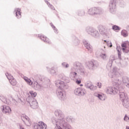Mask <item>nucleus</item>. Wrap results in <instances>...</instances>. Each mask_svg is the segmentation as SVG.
<instances>
[{
	"instance_id": "1",
	"label": "nucleus",
	"mask_w": 129,
	"mask_h": 129,
	"mask_svg": "<svg viewBox=\"0 0 129 129\" xmlns=\"http://www.w3.org/2000/svg\"><path fill=\"white\" fill-rule=\"evenodd\" d=\"M113 72H109L108 74L109 77L111 78L112 82L115 83L117 86L115 87H108L106 89V93L107 94H116L118 92L119 93V88H122L120 87L121 84V81L118 79V77H120L121 75L117 71V68L114 67L113 68Z\"/></svg>"
},
{
	"instance_id": "2",
	"label": "nucleus",
	"mask_w": 129,
	"mask_h": 129,
	"mask_svg": "<svg viewBox=\"0 0 129 129\" xmlns=\"http://www.w3.org/2000/svg\"><path fill=\"white\" fill-rule=\"evenodd\" d=\"M55 85L58 87L56 91V95L60 100L66 99V92L64 89H68V85L64 81L57 80L55 82Z\"/></svg>"
},
{
	"instance_id": "3",
	"label": "nucleus",
	"mask_w": 129,
	"mask_h": 129,
	"mask_svg": "<svg viewBox=\"0 0 129 129\" xmlns=\"http://www.w3.org/2000/svg\"><path fill=\"white\" fill-rule=\"evenodd\" d=\"M35 81L33 85L35 90H39L41 88H47L48 87V79L40 75H36L34 77Z\"/></svg>"
},
{
	"instance_id": "4",
	"label": "nucleus",
	"mask_w": 129,
	"mask_h": 129,
	"mask_svg": "<svg viewBox=\"0 0 129 129\" xmlns=\"http://www.w3.org/2000/svg\"><path fill=\"white\" fill-rule=\"evenodd\" d=\"M119 95L122 104L125 108H127L129 106V99L127 98L126 94L124 93V89L122 88H119Z\"/></svg>"
},
{
	"instance_id": "5",
	"label": "nucleus",
	"mask_w": 129,
	"mask_h": 129,
	"mask_svg": "<svg viewBox=\"0 0 129 129\" xmlns=\"http://www.w3.org/2000/svg\"><path fill=\"white\" fill-rule=\"evenodd\" d=\"M55 122H53L54 124L56 125H60L58 129H72L71 125L68 122L64 121V119H58V120H54Z\"/></svg>"
},
{
	"instance_id": "6",
	"label": "nucleus",
	"mask_w": 129,
	"mask_h": 129,
	"mask_svg": "<svg viewBox=\"0 0 129 129\" xmlns=\"http://www.w3.org/2000/svg\"><path fill=\"white\" fill-rule=\"evenodd\" d=\"M88 14L93 17L100 16L103 14V9L100 7L91 8L88 10Z\"/></svg>"
},
{
	"instance_id": "7",
	"label": "nucleus",
	"mask_w": 129,
	"mask_h": 129,
	"mask_svg": "<svg viewBox=\"0 0 129 129\" xmlns=\"http://www.w3.org/2000/svg\"><path fill=\"white\" fill-rule=\"evenodd\" d=\"M86 32L94 38H99V33L98 31L93 27H87L86 28Z\"/></svg>"
},
{
	"instance_id": "8",
	"label": "nucleus",
	"mask_w": 129,
	"mask_h": 129,
	"mask_svg": "<svg viewBox=\"0 0 129 129\" xmlns=\"http://www.w3.org/2000/svg\"><path fill=\"white\" fill-rule=\"evenodd\" d=\"M27 102L30 104L31 108L33 109H36V108H38V102L35 100L33 97H28L26 99Z\"/></svg>"
},
{
	"instance_id": "9",
	"label": "nucleus",
	"mask_w": 129,
	"mask_h": 129,
	"mask_svg": "<svg viewBox=\"0 0 129 129\" xmlns=\"http://www.w3.org/2000/svg\"><path fill=\"white\" fill-rule=\"evenodd\" d=\"M120 3V0H110L109 3V10L110 13L114 14L116 11V4Z\"/></svg>"
},
{
	"instance_id": "10",
	"label": "nucleus",
	"mask_w": 129,
	"mask_h": 129,
	"mask_svg": "<svg viewBox=\"0 0 129 129\" xmlns=\"http://www.w3.org/2000/svg\"><path fill=\"white\" fill-rule=\"evenodd\" d=\"M99 65V64L98 63V61L93 59L88 61L87 63V66L90 70H94V69H96V68L98 67Z\"/></svg>"
},
{
	"instance_id": "11",
	"label": "nucleus",
	"mask_w": 129,
	"mask_h": 129,
	"mask_svg": "<svg viewBox=\"0 0 129 129\" xmlns=\"http://www.w3.org/2000/svg\"><path fill=\"white\" fill-rule=\"evenodd\" d=\"M34 129H47V124L44 122L40 121L38 123H34L33 124Z\"/></svg>"
},
{
	"instance_id": "12",
	"label": "nucleus",
	"mask_w": 129,
	"mask_h": 129,
	"mask_svg": "<svg viewBox=\"0 0 129 129\" xmlns=\"http://www.w3.org/2000/svg\"><path fill=\"white\" fill-rule=\"evenodd\" d=\"M74 93L77 96H83L86 93V91L82 88H78L75 90Z\"/></svg>"
},
{
	"instance_id": "13",
	"label": "nucleus",
	"mask_w": 129,
	"mask_h": 129,
	"mask_svg": "<svg viewBox=\"0 0 129 129\" xmlns=\"http://www.w3.org/2000/svg\"><path fill=\"white\" fill-rule=\"evenodd\" d=\"M6 76L9 80V82L11 85H12L13 86H15V85H17V81L16 80V79H15V78H14V77H13L12 75L8 73H7L6 74Z\"/></svg>"
},
{
	"instance_id": "14",
	"label": "nucleus",
	"mask_w": 129,
	"mask_h": 129,
	"mask_svg": "<svg viewBox=\"0 0 129 129\" xmlns=\"http://www.w3.org/2000/svg\"><path fill=\"white\" fill-rule=\"evenodd\" d=\"M54 114L57 117H58V118L57 119H54L52 120L53 123L55 122V120H58V119H64V114L61 110L55 111L54 112Z\"/></svg>"
},
{
	"instance_id": "15",
	"label": "nucleus",
	"mask_w": 129,
	"mask_h": 129,
	"mask_svg": "<svg viewBox=\"0 0 129 129\" xmlns=\"http://www.w3.org/2000/svg\"><path fill=\"white\" fill-rule=\"evenodd\" d=\"M83 44L84 45L85 47H86V48L87 49L89 53H92V51H93L92 46H91V45H90L89 42L87 40L84 39L83 40Z\"/></svg>"
},
{
	"instance_id": "16",
	"label": "nucleus",
	"mask_w": 129,
	"mask_h": 129,
	"mask_svg": "<svg viewBox=\"0 0 129 129\" xmlns=\"http://www.w3.org/2000/svg\"><path fill=\"white\" fill-rule=\"evenodd\" d=\"M1 109L3 113L6 114H10L12 112V109L9 106L3 105L1 106Z\"/></svg>"
},
{
	"instance_id": "17",
	"label": "nucleus",
	"mask_w": 129,
	"mask_h": 129,
	"mask_svg": "<svg viewBox=\"0 0 129 129\" xmlns=\"http://www.w3.org/2000/svg\"><path fill=\"white\" fill-rule=\"evenodd\" d=\"M10 100H12V102L14 105H18V103H22L23 104V100H22V99L19 98V97H16V98H14L13 97H11L10 98Z\"/></svg>"
},
{
	"instance_id": "18",
	"label": "nucleus",
	"mask_w": 129,
	"mask_h": 129,
	"mask_svg": "<svg viewBox=\"0 0 129 129\" xmlns=\"http://www.w3.org/2000/svg\"><path fill=\"white\" fill-rule=\"evenodd\" d=\"M38 38H39L42 41H43L44 43H47L48 44H50V41H49V38L47 37H45L44 35H38Z\"/></svg>"
},
{
	"instance_id": "19",
	"label": "nucleus",
	"mask_w": 129,
	"mask_h": 129,
	"mask_svg": "<svg viewBox=\"0 0 129 129\" xmlns=\"http://www.w3.org/2000/svg\"><path fill=\"white\" fill-rule=\"evenodd\" d=\"M15 13L16 17L17 19H21L22 18V14H21V9L17 8L15 9Z\"/></svg>"
},
{
	"instance_id": "20",
	"label": "nucleus",
	"mask_w": 129,
	"mask_h": 129,
	"mask_svg": "<svg viewBox=\"0 0 129 129\" xmlns=\"http://www.w3.org/2000/svg\"><path fill=\"white\" fill-rule=\"evenodd\" d=\"M74 69L78 70L81 67H82V64L79 61H76L73 64Z\"/></svg>"
},
{
	"instance_id": "21",
	"label": "nucleus",
	"mask_w": 129,
	"mask_h": 129,
	"mask_svg": "<svg viewBox=\"0 0 129 129\" xmlns=\"http://www.w3.org/2000/svg\"><path fill=\"white\" fill-rule=\"evenodd\" d=\"M101 53L100 54V57L102 59V60H106V58L107 55L106 54L105 51L103 50V49H100Z\"/></svg>"
},
{
	"instance_id": "22",
	"label": "nucleus",
	"mask_w": 129,
	"mask_h": 129,
	"mask_svg": "<svg viewBox=\"0 0 129 129\" xmlns=\"http://www.w3.org/2000/svg\"><path fill=\"white\" fill-rule=\"evenodd\" d=\"M94 96H96V97H98L100 100H105V98L103 97L102 95L100 94L99 92H95L94 93Z\"/></svg>"
},
{
	"instance_id": "23",
	"label": "nucleus",
	"mask_w": 129,
	"mask_h": 129,
	"mask_svg": "<svg viewBox=\"0 0 129 129\" xmlns=\"http://www.w3.org/2000/svg\"><path fill=\"white\" fill-rule=\"evenodd\" d=\"M122 82L126 86L129 88V79L127 77H123L122 78Z\"/></svg>"
},
{
	"instance_id": "24",
	"label": "nucleus",
	"mask_w": 129,
	"mask_h": 129,
	"mask_svg": "<svg viewBox=\"0 0 129 129\" xmlns=\"http://www.w3.org/2000/svg\"><path fill=\"white\" fill-rule=\"evenodd\" d=\"M78 72L80 75H85V74L86 73V70H85V69H84L83 67H82L80 69H78Z\"/></svg>"
},
{
	"instance_id": "25",
	"label": "nucleus",
	"mask_w": 129,
	"mask_h": 129,
	"mask_svg": "<svg viewBox=\"0 0 129 129\" xmlns=\"http://www.w3.org/2000/svg\"><path fill=\"white\" fill-rule=\"evenodd\" d=\"M99 31L100 32L101 35H104L106 34V29H105V28L102 26L100 27Z\"/></svg>"
},
{
	"instance_id": "26",
	"label": "nucleus",
	"mask_w": 129,
	"mask_h": 129,
	"mask_svg": "<svg viewBox=\"0 0 129 129\" xmlns=\"http://www.w3.org/2000/svg\"><path fill=\"white\" fill-rule=\"evenodd\" d=\"M71 75H72L73 78L74 79H76V78H78V76L77 75V73L75 72H73V68L71 69Z\"/></svg>"
},
{
	"instance_id": "27",
	"label": "nucleus",
	"mask_w": 129,
	"mask_h": 129,
	"mask_svg": "<svg viewBox=\"0 0 129 129\" xmlns=\"http://www.w3.org/2000/svg\"><path fill=\"white\" fill-rule=\"evenodd\" d=\"M58 77L60 78V79H61V80H63V81H64L65 82H67V80L68 79V77H67L64 75L62 74H59L58 76Z\"/></svg>"
},
{
	"instance_id": "28",
	"label": "nucleus",
	"mask_w": 129,
	"mask_h": 129,
	"mask_svg": "<svg viewBox=\"0 0 129 129\" xmlns=\"http://www.w3.org/2000/svg\"><path fill=\"white\" fill-rule=\"evenodd\" d=\"M73 118L71 117H67L66 119L63 118V121L69 123V122H73Z\"/></svg>"
},
{
	"instance_id": "29",
	"label": "nucleus",
	"mask_w": 129,
	"mask_h": 129,
	"mask_svg": "<svg viewBox=\"0 0 129 129\" xmlns=\"http://www.w3.org/2000/svg\"><path fill=\"white\" fill-rule=\"evenodd\" d=\"M116 50L118 52V57L119 59H120V60H121V52H120V51H121V49H120V47H117L116 48Z\"/></svg>"
},
{
	"instance_id": "30",
	"label": "nucleus",
	"mask_w": 129,
	"mask_h": 129,
	"mask_svg": "<svg viewBox=\"0 0 129 129\" xmlns=\"http://www.w3.org/2000/svg\"><path fill=\"white\" fill-rule=\"evenodd\" d=\"M61 66H62V67H63V68H65L66 69H67L68 68H69V67H70L69 64H68L66 62H62L61 63Z\"/></svg>"
},
{
	"instance_id": "31",
	"label": "nucleus",
	"mask_w": 129,
	"mask_h": 129,
	"mask_svg": "<svg viewBox=\"0 0 129 129\" xmlns=\"http://www.w3.org/2000/svg\"><path fill=\"white\" fill-rule=\"evenodd\" d=\"M29 93L31 96H29L28 97H33L34 98V97H36V96H37V93L33 91H30L29 92Z\"/></svg>"
},
{
	"instance_id": "32",
	"label": "nucleus",
	"mask_w": 129,
	"mask_h": 129,
	"mask_svg": "<svg viewBox=\"0 0 129 129\" xmlns=\"http://www.w3.org/2000/svg\"><path fill=\"white\" fill-rule=\"evenodd\" d=\"M78 15L80 16V17H82V16L85 15V11H84V10H79L78 11Z\"/></svg>"
},
{
	"instance_id": "33",
	"label": "nucleus",
	"mask_w": 129,
	"mask_h": 129,
	"mask_svg": "<svg viewBox=\"0 0 129 129\" xmlns=\"http://www.w3.org/2000/svg\"><path fill=\"white\" fill-rule=\"evenodd\" d=\"M121 34L123 37H127L128 34H127V31L125 30H123L121 32Z\"/></svg>"
},
{
	"instance_id": "34",
	"label": "nucleus",
	"mask_w": 129,
	"mask_h": 129,
	"mask_svg": "<svg viewBox=\"0 0 129 129\" xmlns=\"http://www.w3.org/2000/svg\"><path fill=\"white\" fill-rule=\"evenodd\" d=\"M113 60H114V59L109 60L106 66V67H109V68H111V66H112V63L113 62Z\"/></svg>"
},
{
	"instance_id": "35",
	"label": "nucleus",
	"mask_w": 129,
	"mask_h": 129,
	"mask_svg": "<svg viewBox=\"0 0 129 129\" xmlns=\"http://www.w3.org/2000/svg\"><path fill=\"white\" fill-rule=\"evenodd\" d=\"M73 43L75 46H78V45H79V43H80V41L77 38H75V40L73 41Z\"/></svg>"
},
{
	"instance_id": "36",
	"label": "nucleus",
	"mask_w": 129,
	"mask_h": 129,
	"mask_svg": "<svg viewBox=\"0 0 129 129\" xmlns=\"http://www.w3.org/2000/svg\"><path fill=\"white\" fill-rule=\"evenodd\" d=\"M91 83L90 82H87L85 84V86L86 88H88V89H90V87L91 86Z\"/></svg>"
},
{
	"instance_id": "37",
	"label": "nucleus",
	"mask_w": 129,
	"mask_h": 129,
	"mask_svg": "<svg viewBox=\"0 0 129 129\" xmlns=\"http://www.w3.org/2000/svg\"><path fill=\"white\" fill-rule=\"evenodd\" d=\"M112 30L114 31H119L120 30V27L117 25H113L112 27Z\"/></svg>"
},
{
	"instance_id": "38",
	"label": "nucleus",
	"mask_w": 129,
	"mask_h": 129,
	"mask_svg": "<svg viewBox=\"0 0 129 129\" xmlns=\"http://www.w3.org/2000/svg\"><path fill=\"white\" fill-rule=\"evenodd\" d=\"M122 50L123 53H128L129 52V47L126 46V47L122 48Z\"/></svg>"
},
{
	"instance_id": "39",
	"label": "nucleus",
	"mask_w": 129,
	"mask_h": 129,
	"mask_svg": "<svg viewBox=\"0 0 129 129\" xmlns=\"http://www.w3.org/2000/svg\"><path fill=\"white\" fill-rule=\"evenodd\" d=\"M45 3H46L47 5L48 6V7L51 9V10H53L55 11V8H54V6H53L52 5L50 4V3L47 1H45Z\"/></svg>"
},
{
	"instance_id": "40",
	"label": "nucleus",
	"mask_w": 129,
	"mask_h": 129,
	"mask_svg": "<svg viewBox=\"0 0 129 129\" xmlns=\"http://www.w3.org/2000/svg\"><path fill=\"white\" fill-rule=\"evenodd\" d=\"M0 100H2V101L4 103H6V102H7L6 98L3 96H0Z\"/></svg>"
},
{
	"instance_id": "41",
	"label": "nucleus",
	"mask_w": 129,
	"mask_h": 129,
	"mask_svg": "<svg viewBox=\"0 0 129 129\" xmlns=\"http://www.w3.org/2000/svg\"><path fill=\"white\" fill-rule=\"evenodd\" d=\"M74 80L75 81L76 83H77V84H80V83H81V80L79 78H77L76 79H75Z\"/></svg>"
},
{
	"instance_id": "42",
	"label": "nucleus",
	"mask_w": 129,
	"mask_h": 129,
	"mask_svg": "<svg viewBox=\"0 0 129 129\" xmlns=\"http://www.w3.org/2000/svg\"><path fill=\"white\" fill-rule=\"evenodd\" d=\"M50 74L51 75H56V71L54 69V68H52L50 70Z\"/></svg>"
},
{
	"instance_id": "43",
	"label": "nucleus",
	"mask_w": 129,
	"mask_h": 129,
	"mask_svg": "<svg viewBox=\"0 0 129 129\" xmlns=\"http://www.w3.org/2000/svg\"><path fill=\"white\" fill-rule=\"evenodd\" d=\"M104 42H106L108 47H110V48L112 47V43H111V41H107L106 40H104Z\"/></svg>"
},
{
	"instance_id": "44",
	"label": "nucleus",
	"mask_w": 129,
	"mask_h": 129,
	"mask_svg": "<svg viewBox=\"0 0 129 129\" xmlns=\"http://www.w3.org/2000/svg\"><path fill=\"white\" fill-rule=\"evenodd\" d=\"M50 25H51V26L52 27V28L53 29L55 33H58V29H57V28H56L55 26H54V25H53V23H51Z\"/></svg>"
},
{
	"instance_id": "45",
	"label": "nucleus",
	"mask_w": 129,
	"mask_h": 129,
	"mask_svg": "<svg viewBox=\"0 0 129 129\" xmlns=\"http://www.w3.org/2000/svg\"><path fill=\"white\" fill-rule=\"evenodd\" d=\"M97 86H94L92 85V84L91 85V87L90 88V90H96L97 89Z\"/></svg>"
},
{
	"instance_id": "46",
	"label": "nucleus",
	"mask_w": 129,
	"mask_h": 129,
	"mask_svg": "<svg viewBox=\"0 0 129 129\" xmlns=\"http://www.w3.org/2000/svg\"><path fill=\"white\" fill-rule=\"evenodd\" d=\"M24 123H25V124L26 125H31V121H30V119H28V120H26L25 121V122H24Z\"/></svg>"
},
{
	"instance_id": "47",
	"label": "nucleus",
	"mask_w": 129,
	"mask_h": 129,
	"mask_svg": "<svg viewBox=\"0 0 129 129\" xmlns=\"http://www.w3.org/2000/svg\"><path fill=\"white\" fill-rule=\"evenodd\" d=\"M27 115H26L25 114H22L21 115V119L22 120H23V122H25V117Z\"/></svg>"
},
{
	"instance_id": "48",
	"label": "nucleus",
	"mask_w": 129,
	"mask_h": 129,
	"mask_svg": "<svg viewBox=\"0 0 129 129\" xmlns=\"http://www.w3.org/2000/svg\"><path fill=\"white\" fill-rule=\"evenodd\" d=\"M26 82H27V84H29V85H32L33 84V82H32V80L30 79H28Z\"/></svg>"
},
{
	"instance_id": "49",
	"label": "nucleus",
	"mask_w": 129,
	"mask_h": 129,
	"mask_svg": "<svg viewBox=\"0 0 129 129\" xmlns=\"http://www.w3.org/2000/svg\"><path fill=\"white\" fill-rule=\"evenodd\" d=\"M6 104H8L9 105H10V104H12V101H11V99H7L6 102Z\"/></svg>"
},
{
	"instance_id": "50",
	"label": "nucleus",
	"mask_w": 129,
	"mask_h": 129,
	"mask_svg": "<svg viewBox=\"0 0 129 129\" xmlns=\"http://www.w3.org/2000/svg\"><path fill=\"white\" fill-rule=\"evenodd\" d=\"M123 119H124V120H125V121H128V122H129V117L127 116V115H125V116L124 117Z\"/></svg>"
},
{
	"instance_id": "51",
	"label": "nucleus",
	"mask_w": 129,
	"mask_h": 129,
	"mask_svg": "<svg viewBox=\"0 0 129 129\" xmlns=\"http://www.w3.org/2000/svg\"><path fill=\"white\" fill-rule=\"evenodd\" d=\"M122 48H125L126 47V44L125 43H122L121 44Z\"/></svg>"
},
{
	"instance_id": "52",
	"label": "nucleus",
	"mask_w": 129,
	"mask_h": 129,
	"mask_svg": "<svg viewBox=\"0 0 129 129\" xmlns=\"http://www.w3.org/2000/svg\"><path fill=\"white\" fill-rule=\"evenodd\" d=\"M97 86H99V88H101V83H97Z\"/></svg>"
},
{
	"instance_id": "53",
	"label": "nucleus",
	"mask_w": 129,
	"mask_h": 129,
	"mask_svg": "<svg viewBox=\"0 0 129 129\" xmlns=\"http://www.w3.org/2000/svg\"><path fill=\"white\" fill-rule=\"evenodd\" d=\"M28 79H29V78H28V77H24V80H25V81L26 82Z\"/></svg>"
},
{
	"instance_id": "54",
	"label": "nucleus",
	"mask_w": 129,
	"mask_h": 129,
	"mask_svg": "<svg viewBox=\"0 0 129 129\" xmlns=\"http://www.w3.org/2000/svg\"><path fill=\"white\" fill-rule=\"evenodd\" d=\"M30 118H29V117H28L27 116H26L25 117V120L26 121V120H28V119H29Z\"/></svg>"
},
{
	"instance_id": "55",
	"label": "nucleus",
	"mask_w": 129,
	"mask_h": 129,
	"mask_svg": "<svg viewBox=\"0 0 129 129\" xmlns=\"http://www.w3.org/2000/svg\"><path fill=\"white\" fill-rule=\"evenodd\" d=\"M20 129H25L24 128V127H22V126H20Z\"/></svg>"
},
{
	"instance_id": "56",
	"label": "nucleus",
	"mask_w": 129,
	"mask_h": 129,
	"mask_svg": "<svg viewBox=\"0 0 129 129\" xmlns=\"http://www.w3.org/2000/svg\"><path fill=\"white\" fill-rule=\"evenodd\" d=\"M126 128L129 129V126H126Z\"/></svg>"
},
{
	"instance_id": "57",
	"label": "nucleus",
	"mask_w": 129,
	"mask_h": 129,
	"mask_svg": "<svg viewBox=\"0 0 129 129\" xmlns=\"http://www.w3.org/2000/svg\"><path fill=\"white\" fill-rule=\"evenodd\" d=\"M80 86H83V84H81Z\"/></svg>"
},
{
	"instance_id": "58",
	"label": "nucleus",
	"mask_w": 129,
	"mask_h": 129,
	"mask_svg": "<svg viewBox=\"0 0 129 129\" xmlns=\"http://www.w3.org/2000/svg\"><path fill=\"white\" fill-rule=\"evenodd\" d=\"M104 48H105V46H104Z\"/></svg>"
},
{
	"instance_id": "59",
	"label": "nucleus",
	"mask_w": 129,
	"mask_h": 129,
	"mask_svg": "<svg viewBox=\"0 0 129 129\" xmlns=\"http://www.w3.org/2000/svg\"><path fill=\"white\" fill-rule=\"evenodd\" d=\"M47 69H48V67H47Z\"/></svg>"
}]
</instances>
